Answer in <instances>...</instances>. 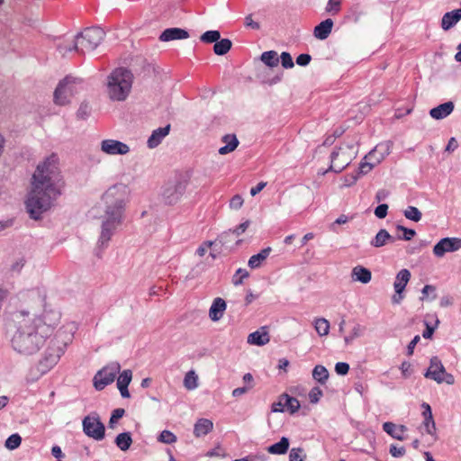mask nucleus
<instances>
[{
	"label": "nucleus",
	"mask_w": 461,
	"mask_h": 461,
	"mask_svg": "<svg viewBox=\"0 0 461 461\" xmlns=\"http://www.w3.org/2000/svg\"><path fill=\"white\" fill-rule=\"evenodd\" d=\"M65 179L57 155H50L40 161L32 175L25 201L30 216L39 219L61 194Z\"/></svg>",
	"instance_id": "nucleus-1"
},
{
	"label": "nucleus",
	"mask_w": 461,
	"mask_h": 461,
	"mask_svg": "<svg viewBox=\"0 0 461 461\" xmlns=\"http://www.w3.org/2000/svg\"><path fill=\"white\" fill-rule=\"evenodd\" d=\"M125 199V187L113 186L89 209L88 219L95 221L102 229L99 239L102 245L110 240L112 230L120 223Z\"/></svg>",
	"instance_id": "nucleus-2"
},
{
	"label": "nucleus",
	"mask_w": 461,
	"mask_h": 461,
	"mask_svg": "<svg viewBox=\"0 0 461 461\" xmlns=\"http://www.w3.org/2000/svg\"><path fill=\"white\" fill-rule=\"evenodd\" d=\"M36 310L32 312L20 310L14 316L15 331L12 337V345L14 350L23 354L36 352L44 343L49 335V326L36 318Z\"/></svg>",
	"instance_id": "nucleus-3"
},
{
	"label": "nucleus",
	"mask_w": 461,
	"mask_h": 461,
	"mask_svg": "<svg viewBox=\"0 0 461 461\" xmlns=\"http://www.w3.org/2000/svg\"><path fill=\"white\" fill-rule=\"evenodd\" d=\"M133 75L124 68H116L106 78V94L114 102L124 101L130 95Z\"/></svg>",
	"instance_id": "nucleus-4"
},
{
	"label": "nucleus",
	"mask_w": 461,
	"mask_h": 461,
	"mask_svg": "<svg viewBox=\"0 0 461 461\" xmlns=\"http://www.w3.org/2000/svg\"><path fill=\"white\" fill-rule=\"evenodd\" d=\"M359 148L360 141L357 138L340 143L331 152L330 167L321 174L325 175L329 171L335 173L343 171L357 156Z\"/></svg>",
	"instance_id": "nucleus-5"
},
{
	"label": "nucleus",
	"mask_w": 461,
	"mask_h": 461,
	"mask_svg": "<svg viewBox=\"0 0 461 461\" xmlns=\"http://www.w3.org/2000/svg\"><path fill=\"white\" fill-rule=\"evenodd\" d=\"M285 197L288 203L286 206L287 212L306 211L312 206L314 202L313 191L305 185L291 188L285 194Z\"/></svg>",
	"instance_id": "nucleus-6"
},
{
	"label": "nucleus",
	"mask_w": 461,
	"mask_h": 461,
	"mask_svg": "<svg viewBox=\"0 0 461 461\" xmlns=\"http://www.w3.org/2000/svg\"><path fill=\"white\" fill-rule=\"evenodd\" d=\"M81 92V86L72 77H65L57 86L54 91V103L57 105L64 106L68 104Z\"/></svg>",
	"instance_id": "nucleus-7"
},
{
	"label": "nucleus",
	"mask_w": 461,
	"mask_h": 461,
	"mask_svg": "<svg viewBox=\"0 0 461 461\" xmlns=\"http://www.w3.org/2000/svg\"><path fill=\"white\" fill-rule=\"evenodd\" d=\"M77 34L81 54L94 52L100 46L104 38L103 32L94 28L85 29Z\"/></svg>",
	"instance_id": "nucleus-8"
},
{
	"label": "nucleus",
	"mask_w": 461,
	"mask_h": 461,
	"mask_svg": "<svg viewBox=\"0 0 461 461\" xmlns=\"http://www.w3.org/2000/svg\"><path fill=\"white\" fill-rule=\"evenodd\" d=\"M424 375L427 378L434 380L438 384L446 383L447 384H453L455 383L454 376L446 372L443 364L436 357L430 359L429 366Z\"/></svg>",
	"instance_id": "nucleus-9"
},
{
	"label": "nucleus",
	"mask_w": 461,
	"mask_h": 461,
	"mask_svg": "<svg viewBox=\"0 0 461 461\" xmlns=\"http://www.w3.org/2000/svg\"><path fill=\"white\" fill-rule=\"evenodd\" d=\"M121 366L114 362L105 366L96 373L94 377V386L96 390H103L106 385L112 384L119 374Z\"/></svg>",
	"instance_id": "nucleus-10"
},
{
	"label": "nucleus",
	"mask_w": 461,
	"mask_h": 461,
	"mask_svg": "<svg viewBox=\"0 0 461 461\" xmlns=\"http://www.w3.org/2000/svg\"><path fill=\"white\" fill-rule=\"evenodd\" d=\"M82 426L87 437L95 440H102L104 438L105 428L97 414L86 416L82 421Z\"/></svg>",
	"instance_id": "nucleus-11"
},
{
	"label": "nucleus",
	"mask_w": 461,
	"mask_h": 461,
	"mask_svg": "<svg viewBox=\"0 0 461 461\" xmlns=\"http://www.w3.org/2000/svg\"><path fill=\"white\" fill-rule=\"evenodd\" d=\"M100 149L109 156L126 155L131 151L129 144L114 139H105L100 143Z\"/></svg>",
	"instance_id": "nucleus-12"
},
{
	"label": "nucleus",
	"mask_w": 461,
	"mask_h": 461,
	"mask_svg": "<svg viewBox=\"0 0 461 461\" xmlns=\"http://www.w3.org/2000/svg\"><path fill=\"white\" fill-rule=\"evenodd\" d=\"M410 279L411 272L408 269L404 268L397 273L393 282L395 294L392 296V302L393 304H399L403 299V292Z\"/></svg>",
	"instance_id": "nucleus-13"
},
{
	"label": "nucleus",
	"mask_w": 461,
	"mask_h": 461,
	"mask_svg": "<svg viewBox=\"0 0 461 461\" xmlns=\"http://www.w3.org/2000/svg\"><path fill=\"white\" fill-rule=\"evenodd\" d=\"M461 249V238L447 237L441 239L433 247V253L436 257L441 258L447 252H454Z\"/></svg>",
	"instance_id": "nucleus-14"
},
{
	"label": "nucleus",
	"mask_w": 461,
	"mask_h": 461,
	"mask_svg": "<svg viewBox=\"0 0 461 461\" xmlns=\"http://www.w3.org/2000/svg\"><path fill=\"white\" fill-rule=\"evenodd\" d=\"M185 193V185L182 182H176L167 185L162 192L163 199L167 203H175L180 201Z\"/></svg>",
	"instance_id": "nucleus-15"
},
{
	"label": "nucleus",
	"mask_w": 461,
	"mask_h": 461,
	"mask_svg": "<svg viewBox=\"0 0 461 461\" xmlns=\"http://www.w3.org/2000/svg\"><path fill=\"white\" fill-rule=\"evenodd\" d=\"M59 52L67 56L72 53H80V49L78 45L77 34H72L66 37L58 46Z\"/></svg>",
	"instance_id": "nucleus-16"
},
{
	"label": "nucleus",
	"mask_w": 461,
	"mask_h": 461,
	"mask_svg": "<svg viewBox=\"0 0 461 461\" xmlns=\"http://www.w3.org/2000/svg\"><path fill=\"white\" fill-rule=\"evenodd\" d=\"M221 247L216 240H206L203 241L196 249V254L203 258L207 253L210 254L212 258H216V257L220 254Z\"/></svg>",
	"instance_id": "nucleus-17"
},
{
	"label": "nucleus",
	"mask_w": 461,
	"mask_h": 461,
	"mask_svg": "<svg viewBox=\"0 0 461 461\" xmlns=\"http://www.w3.org/2000/svg\"><path fill=\"white\" fill-rule=\"evenodd\" d=\"M227 304L226 302L221 298L217 297L212 301V303L209 309V318L212 321H218L222 317L226 311Z\"/></svg>",
	"instance_id": "nucleus-18"
},
{
	"label": "nucleus",
	"mask_w": 461,
	"mask_h": 461,
	"mask_svg": "<svg viewBox=\"0 0 461 461\" xmlns=\"http://www.w3.org/2000/svg\"><path fill=\"white\" fill-rule=\"evenodd\" d=\"M350 276L353 282L366 285L372 279V273L368 268L357 265L352 268Z\"/></svg>",
	"instance_id": "nucleus-19"
},
{
	"label": "nucleus",
	"mask_w": 461,
	"mask_h": 461,
	"mask_svg": "<svg viewBox=\"0 0 461 461\" xmlns=\"http://www.w3.org/2000/svg\"><path fill=\"white\" fill-rule=\"evenodd\" d=\"M248 343L256 346H264L270 341V337L266 327H261L258 330L248 336Z\"/></svg>",
	"instance_id": "nucleus-20"
},
{
	"label": "nucleus",
	"mask_w": 461,
	"mask_h": 461,
	"mask_svg": "<svg viewBox=\"0 0 461 461\" xmlns=\"http://www.w3.org/2000/svg\"><path fill=\"white\" fill-rule=\"evenodd\" d=\"M131 379H132V373L129 369L122 372L117 378V388L120 391L122 397H123V398L130 397L128 386L131 384Z\"/></svg>",
	"instance_id": "nucleus-21"
},
{
	"label": "nucleus",
	"mask_w": 461,
	"mask_h": 461,
	"mask_svg": "<svg viewBox=\"0 0 461 461\" xmlns=\"http://www.w3.org/2000/svg\"><path fill=\"white\" fill-rule=\"evenodd\" d=\"M391 145L389 142L384 141L378 143L372 149L367 155L372 156L379 164L390 154Z\"/></svg>",
	"instance_id": "nucleus-22"
},
{
	"label": "nucleus",
	"mask_w": 461,
	"mask_h": 461,
	"mask_svg": "<svg viewBox=\"0 0 461 461\" xmlns=\"http://www.w3.org/2000/svg\"><path fill=\"white\" fill-rule=\"evenodd\" d=\"M189 37L187 31L180 28H169L165 30L159 39L161 41H171L176 40H185Z\"/></svg>",
	"instance_id": "nucleus-23"
},
{
	"label": "nucleus",
	"mask_w": 461,
	"mask_h": 461,
	"mask_svg": "<svg viewBox=\"0 0 461 461\" xmlns=\"http://www.w3.org/2000/svg\"><path fill=\"white\" fill-rule=\"evenodd\" d=\"M454 110V103L449 101L432 108L429 115L435 120H441L448 116Z\"/></svg>",
	"instance_id": "nucleus-24"
},
{
	"label": "nucleus",
	"mask_w": 461,
	"mask_h": 461,
	"mask_svg": "<svg viewBox=\"0 0 461 461\" xmlns=\"http://www.w3.org/2000/svg\"><path fill=\"white\" fill-rule=\"evenodd\" d=\"M222 141L224 143L221 146L218 152L221 155H226L230 152H233L239 146V140L235 134H226L222 137Z\"/></svg>",
	"instance_id": "nucleus-25"
},
{
	"label": "nucleus",
	"mask_w": 461,
	"mask_h": 461,
	"mask_svg": "<svg viewBox=\"0 0 461 461\" xmlns=\"http://www.w3.org/2000/svg\"><path fill=\"white\" fill-rule=\"evenodd\" d=\"M383 429L387 434L398 440L404 439V433L407 430V428L404 425L397 426L396 424L389 421L383 424Z\"/></svg>",
	"instance_id": "nucleus-26"
},
{
	"label": "nucleus",
	"mask_w": 461,
	"mask_h": 461,
	"mask_svg": "<svg viewBox=\"0 0 461 461\" xmlns=\"http://www.w3.org/2000/svg\"><path fill=\"white\" fill-rule=\"evenodd\" d=\"M213 429V422L209 419H199L194 426V434L200 438L210 433Z\"/></svg>",
	"instance_id": "nucleus-27"
},
{
	"label": "nucleus",
	"mask_w": 461,
	"mask_h": 461,
	"mask_svg": "<svg viewBox=\"0 0 461 461\" xmlns=\"http://www.w3.org/2000/svg\"><path fill=\"white\" fill-rule=\"evenodd\" d=\"M379 163L372 158V156H368L367 154L365 155L362 159L360 160L357 169H358V176H366L374 168H375Z\"/></svg>",
	"instance_id": "nucleus-28"
},
{
	"label": "nucleus",
	"mask_w": 461,
	"mask_h": 461,
	"mask_svg": "<svg viewBox=\"0 0 461 461\" xmlns=\"http://www.w3.org/2000/svg\"><path fill=\"white\" fill-rule=\"evenodd\" d=\"M461 20V9H456L446 13L442 17L441 27L447 31Z\"/></svg>",
	"instance_id": "nucleus-29"
},
{
	"label": "nucleus",
	"mask_w": 461,
	"mask_h": 461,
	"mask_svg": "<svg viewBox=\"0 0 461 461\" xmlns=\"http://www.w3.org/2000/svg\"><path fill=\"white\" fill-rule=\"evenodd\" d=\"M199 380L200 379L197 371L194 369H190L184 375L183 385L187 391H194L200 385Z\"/></svg>",
	"instance_id": "nucleus-30"
},
{
	"label": "nucleus",
	"mask_w": 461,
	"mask_h": 461,
	"mask_svg": "<svg viewBox=\"0 0 461 461\" xmlns=\"http://www.w3.org/2000/svg\"><path fill=\"white\" fill-rule=\"evenodd\" d=\"M332 27L333 21L331 19H326L314 28V37L318 40L327 39L332 31Z\"/></svg>",
	"instance_id": "nucleus-31"
},
{
	"label": "nucleus",
	"mask_w": 461,
	"mask_h": 461,
	"mask_svg": "<svg viewBox=\"0 0 461 461\" xmlns=\"http://www.w3.org/2000/svg\"><path fill=\"white\" fill-rule=\"evenodd\" d=\"M170 125L155 130L148 140V146L149 148L157 147L162 140L169 133Z\"/></svg>",
	"instance_id": "nucleus-32"
},
{
	"label": "nucleus",
	"mask_w": 461,
	"mask_h": 461,
	"mask_svg": "<svg viewBox=\"0 0 461 461\" xmlns=\"http://www.w3.org/2000/svg\"><path fill=\"white\" fill-rule=\"evenodd\" d=\"M289 446L290 442L288 438L282 437L278 442L267 447V452L271 455H284L287 452Z\"/></svg>",
	"instance_id": "nucleus-33"
},
{
	"label": "nucleus",
	"mask_w": 461,
	"mask_h": 461,
	"mask_svg": "<svg viewBox=\"0 0 461 461\" xmlns=\"http://www.w3.org/2000/svg\"><path fill=\"white\" fill-rule=\"evenodd\" d=\"M312 325L320 337H326L330 333V321L325 318H315L313 320Z\"/></svg>",
	"instance_id": "nucleus-34"
},
{
	"label": "nucleus",
	"mask_w": 461,
	"mask_h": 461,
	"mask_svg": "<svg viewBox=\"0 0 461 461\" xmlns=\"http://www.w3.org/2000/svg\"><path fill=\"white\" fill-rule=\"evenodd\" d=\"M393 240V238L389 234V232L384 229H381L376 233L375 239L371 241V245L375 248H381Z\"/></svg>",
	"instance_id": "nucleus-35"
},
{
	"label": "nucleus",
	"mask_w": 461,
	"mask_h": 461,
	"mask_svg": "<svg viewBox=\"0 0 461 461\" xmlns=\"http://www.w3.org/2000/svg\"><path fill=\"white\" fill-rule=\"evenodd\" d=\"M115 444L118 448L122 451H127L130 449L132 444V438L130 432H122L116 436Z\"/></svg>",
	"instance_id": "nucleus-36"
},
{
	"label": "nucleus",
	"mask_w": 461,
	"mask_h": 461,
	"mask_svg": "<svg viewBox=\"0 0 461 461\" xmlns=\"http://www.w3.org/2000/svg\"><path fill=\"white\" fill-rule=\"evenodd\" d=\"M270 252V249H265L261 250L259 253L253 255L248 262V265L250 268H258L259 267L263 262L267 258Z\"/></svg>",
	"instance_id": "nucleus-37"
},
{
	"label": "nucleus",
	"mask_w": 461,
	"mask_h": 461,
	"mask_svg": "<svg viewBox=\"0 0 461 461\" xmlns=\"http://www.w3.org/2000/svg\"><path fill=\"white\" fill-rule=\"evenodd\" d=\"M312 378L319 384H324L329 379V372L322 365H317L312 370Z\"/></svg>",
	"instance_id": "nucleus-38"
},
{
	"label": "nucleus",
	"mask_w": 461,
	"mask_h": 461,
	"mask_svg": "<svg viewBox=\"0 0 461 461\" xmlns=\"http://www.w3.org/2000/svg\"><path fill=\"white\" fill-rule=\"evenodd\" d=\"M231 48V41L229 39L219 40L213 47L214 53L221 56L226 54Z\"/></svg>",
	"instance_id": "nucleus-39"
},
{
	"label": "nucleus",
	"mask_w": 461,
	"mask_h": 461,
	"mask_svg": "<svg viewBox=\"0 0 461 461\" xmlns=\"http://www.w3.org/2000/svg\"><path fill=\"white\" fill-rule=\"evenodd\" d=\"M260 59H261L262 62H264L267 66H268L270 68H274V67L277 66V64H278L277 53L274 50L263 52L261 54Z\"/></svg>",
	"instance_id": "nucleus-40"
},
{
	"label": "nucleus",
	"mask_w": 461,
	"mask_h": 461,
	"mask_svg": "<svg viewBox=\"0 0 461 461\" xmlns=\"http://www.w3.org/2000/svg\"><path fill=\"white\" fill-rule=\"evenodd\" d=\"M362 176H358V170L357 171L356 174H349V175H346L344 176H342L339 180V186L341 188H348V187H351L353 185H355L357 184V182L358 181V178L361 177Z\"/></svg>",
	"instance_id": "nucleus-41"
},
{
	"label": "nucleus",
	"mask_w": 461,
	"mask_h": 461,
	"mask_svg": "<svg viewBox=\"0 0 461 461\" xmlns=\"http://www.w3.org/2000/svg\"><path fill=\"white\" fill-rule=\"evenodd\" d=\"M21 443V436L17 433H14L7 438V439L5 442V447L9 450H14L20 447Z\"/></svg>",
	"instance_id": "nucleus-42"
},
{
	"label": "nucleus",
	"mask_w": 461,
	"mask_h": 461,
	"mask_svg": "<svg viewBox=\"0 0 461 461\" xmlns=\"http://www.w3.org/2000/svg\"><path fill=\"white\" fill-rule=\"evenodd\" d=\"M282 399L285 401V406L291 413L296 412L300 409V402L296 398L291 397L288 394L282 395Z\"/></svg>",
	"instance_id": "nucleus-43"
},
{
	"label": "nucleus",
	"mask_w": 461,
	"mask_h": 461,
	"mask_svg": "<svg viewBox=\"0 0 461 461\" xmlns=\"http://www.w3.org/2000/svg\"><path fill=\"white\" fill-rule=\"evenodd\" d=\"M403 214L404 216L408 219V220H411V221H420L421 219V212L420 211L415 207V206H408L404 212H403Z\"/></svg>",
	"instance_id": "nucleus-44"
},
{
	"label": "nucleus",
	"mask_w": 461,
	"mask_h": 461,
	"mask_svg": "<svg viewBox=\"0 0 461 461\" xmlns=\"http://www.w3.org/2000/svg\"><path fill=\"white\" fill-rule=\"evenodd\" d=\"M421 301H433L436 299V287L426 285L421 290Z\"/></svg>",
	"instance_id": "nucleus-45"
},
{
	"label": "nucleus",
	"mask_w": 461,
	"mask_h": 461,
	"mask_svg": "<svg viewBox=\"0 0 461 461\" xmlns=\"http://www.w3.org/2000/svg\"><path fill=\"white\" fill-rule=\"evenodd\" d=\"M158 439L164 444H174L176 442L177 438L172 431L164 429L160 432Z\"/></svg>",
	"instance_id": "nucleus-46"
},
{
	"label": "nucleus",
	"mask_w": 461,
	"mask_h": 461,
	"mask_svg": "<svg viewBox=\"0 0 461 461\" xmlns=\"http://www.w3.org/2000/svg\"><path fill=\"white\" fill-rule=\"evenodd\" d=\"M221 38L220 32L217 30L207 31L201 35V41L203 42H217Z\"/></svg>",
	"instance_id": "nucleus-47"
},
{
	"label": "nucleus",
	"mask_w": 461,
	"mask_h": 461,
	"mask_svg": "<svg viewBox=\"0 0 461 461\" xmlns=\"http://www.w3.org/2000/svg\"><path fill=\"white\" fill-rule=\"evenodd\" d=\"M305 454L302 447H293L289 453V461H304Z\"/></svg>",
	"instance_id": "nucleus-48"
},
{
	"label": "nucleus",
	"mask_w": 461,
	"mask_h": 461,
	"mask_svg": "<svg viewBox=\"0 0 461 461\" xmlns=\"http://www.w3.org/2000/svg\"><path fill=\"white\" fill-rule=\"evenodd\" d=\"M423 427L428 434L436 438L437 429H436V424H435L433 417L424 419Z\"/></svg>",
	"instance_id": "nucleus-49"
},
{
	"label": "nucleus",
	"mask_w": 461,
	"mask_h": 461,
	"mask_svg": "<svg viewBox=\"0 0 461 461\" xmlns=\"http://www.w3.org/2000/svg\"><path fill=\"white\" fill-rule=\"evenodd\" d=\"M322 396V391L319 387H313L308 394L309 400L312 403H317Z\"/></svg>",
	"instance_id": "nucleus-50"
},
{
	"label": "nucleus",
	"mask_w": 461,
	"mask_h": 461,
	"mask_svg": "<svg viewBox=\"0 0 461 461\" xmlns=\"http://www.w3.org/2000/svg\"><path fill=\"white\" fill-rule=\"evenodd\" d=\"M280 59H281L282 66L285 68H294V64L292 56L288 52H286V51L282 52Z\"/></svg>",
	"instance_id": "nucleus-51"
},
{
	"label": "nucleus",
	"mask_w": 461,
	"mask_h": 461,
	"mask_svg": "<svg viewBox=\"0 0 461 461\" xmlns=\"http://www.w3.org/2000/svg\"><path fill=\"white\" fill-rule=\"evenodd\" d=\"M124 410L123 409H115L113 410L112 416L109 420V426L110 428H113L115 423L119 419H121L124 415Z\"/></svg>",
	"instance_id": "nucleus-52"
},
{
	"label": "nucleus",
	"mask_w": 461,
	"mask_h": 461,
	"mask_svg": "<svg viewBox=\"0 0 461 461\" xmlns=\"http://www.w3.org/2000/svg\"><path fill=\"white\" fill-rule=\"evenodd\" d=\"M285 401L282 399V396L279 398L277 402H275L271 405V411L274 413H281L285 411Z\"/></svg>",
	"instance_id": "nucleus-53"
},
{
	"label": "nucleus",
	"mask_w": 461,
	"mask_h": 461,
	"mask_svg": "<svg viewBox=\"0 0 461 461\" xmlns=\"http://www.w3.org/2000/svg\"><path fill=\"white\" fill-rule=\"evenodd\" d=\"M335 371L339 375H345L349 371V365L346 362H338L335 365Z\"/></svg>",
	"instance_id": "nucleus-54"
},
{
	"label": "nucleus",
	"mask_w": 461,
	"mask_h": 461,
	"mask_svg": "<svg viewBox=\"0 0 461 461\" xmlns=\"http://www.w3.org/2000/svg\"><path fill=\"white\" fill-rule=\"evenodd\" d=\"M340 0H329L326 11L331 14H337L339 11Z\"/></svg>",
	"instance_id": "nucleus-55"
},
{
	"label": "nucleus",
	"mask_w": 461,
	"mask_h": 461,
	"mask_svg": "<svg viewBox=\"0 0 461 461\" xmlns=\"http://www.w3.org/2000/svg\"><path fill=\"white\" fill-rule=\"evenodd\" d=\"M362 335V329L360 326H355L349 336L345 338V342L347 344L350 343L354 339L358 338Z\"/></svg>",
	"instance_id": "nucleus-56"
},
{
	"label": "nucleus",
	"mask_w": 461,
	"mask_h": 461,
	"mask_svg": "<svg viewBox=\"0 0 461 461\" xmlns=\"http://www.w3.org/2000/svg\"><path fill=\"white\" fill-rule=\"evenodd\" d=\"M388 205L385 203L378 205L375 210V215L379 219H384L387 215Z\"/></svg>",
	"instance_id": "nucleus-57"
},
{
	"label": "nucleus",
	"mask_w": 461,
	"mask_h": 461,
	"mask_svg": "<svg viewBox=\"0 0 461 461\" xmlns=\"http://www.w3.org/2000/svg\"><path fill=\"white\" fill-rule=\"evenodd\" d=\"M400 369H401V372H402L403 377H405V378L409 377L411 375L412 368H411V364L410 362H407V361L402 362L400 366Z\"/></svg>",
	"instance_id": "nucleus-58"
},
{
	"label": "nucleus",
	"mask_w": 461,
	"mask_h": 461,
	"mask_svg": "<svg viewBox=\"0 0 461 461\" xmlns=\"http://www.w3.org/2000/svg\"><path fill=\"white\" fill-rule=\"evenodd\" d=\"M242 204H243V199L240 195L233 196L231 198V200L230 201V208L235 209V210L241 208Z\"/></svg>",
	"instance_id": "nucleus-59"
},
{
	"label": "nucleus",
	"mask_w": 461,
	"mask_h": 461,
	"mask_svg": "<svg viewBox=\"0 0 461 461\" xmlns=\"http://www.w3.org/2000/svg\"><path fill=\"white\" fill-rule=\"evenodd\" d=\"M390 454L393 456V457H399V456H402L405 454V449L403 447H397L395 445H392L390 447Z\"/></svg>",
	"instance_id": "nucleus-60"
},
{
	"label": "nucleus",
	"mask_w": 461,
	"mask_h": 461,
	"mask_svg": "<svg viewBox=\"0 0 461 461\" xmlns=\"http://www.w3.org/2000/svg\"><path fill=\"white\" fill-rule=\"evenodd\" d=\"M311 56L309 54H301L296 59V63L299 66H307L311 61Z\"/></svg>",
	"instance_id": "nucleus-61"
},
{
	"label": "nucleus",
	"mask_w": 461,
	"mask_h": 461,
	"mask_svg": "<svg viewBox=\"0 0 461 461\" xmlns=\"http://www.w3.org/2000/svg\"><path fill=\"white\" fill-rule=\"evenodd\" d=\"M438 324H439V321L438 320L436 321L435 327H431V326H429L427 323L426 324V330L422 334L423 338L430 339L432 337V335H433V332H434L435 329L438 327Z\"/></svg>",
	"instance_id": "nucleus-62"
},
{
	"label": "nucleus",
	"mask_w": 461,
	"mask_h": 461,
	"mask_svg": "<svg viewBox=\"0 0 461 461\" xmlns=\"http://www.w3.org/2000/svg\"><path fill=\"white\" fill-rule=\"evenodd\" d=\"M398 228L403 232V238L406 240H411L415 236V234H416L414 230L407 229V228L402 227V226H400Z\"/></svg>",
	"instance_id": "nucleus-63"
},
{
	"label": "nucleus",
	"mask_w": 461,
	"mask_h": 461,
	"mask_svg": "<svg viewBox=\"0 0 461 461\" xmlns=\"http://www.w3.org/2000/svg\"><path fill=\"white\" fill-rule=\"evenodd\" d=\"M249 276V273L247 270L245 269H238L237 272H236V277L239 278V280H237L235 283L236 284H240L243 279L247 278Z\"/></svg>",
	"instance_id": "nucleus-64"
}]
</instances>
